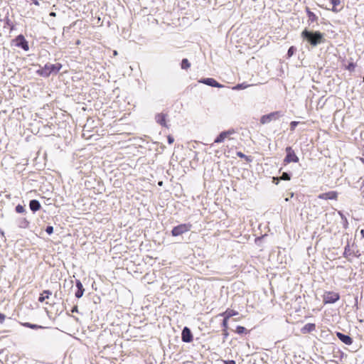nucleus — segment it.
Listing matches in <instances>:
<instances>
[{
    "label": "nucleus",
    "instance_id": "30",
    "mask_svg": "<svg viewBox=\"0 0 364 364\" xmlns=\"http://www.w3.org/2000/svg\"><path fill=\"white\" fill-rule=\"evenodd\" d=\"M350 255V247L349 245H348L346 247H345V251H344V256L346 257L347 255Z\"/></svg>",
    "mask_w": 364,
    "mask_h": 364
},
{
    "label": "nucleus",
    "instance_id": "28",
    "mask_svg": "<svg viewBox=\"0 0 364 364\" xmlns=\"http://www.w3.org/2000/svg\"><path fill=\"white\" fill-rule=\"evenodd\" d=\"M299 124V122L293 121L290 123V129L291 131H294Z\"/></svg>",
    "mask_w": 364,
    "mask_h": 364
},
{
    "label": "nucleus",
    "instance_id": "14",
    "mask_svg": "<svg viewBox=\"0 0 364 364\" xmlns=\"http://www.w3.org/2000/svg\"><path fill=\"white\" fill-rule=\"evenodd\" d=\"M237 315H238V311L230 309H228L225 312L220 314V316L225 317L226 319H229L232 316Z\"/></svg>",
    "mask_w": 364,
    "mask_h": 364
},
{
    "label": "nucleus",
    "instance_id": "19",
    "mask_svg": "<svg viewBox=\"0 0 364 364\" xmlns=\"http://www.w3.org/2000/svg\"><path fill=\"white\" fill-rule=\"evenodd\" d=\"M23 326H25V327H27V328H32V329H41V328H45V327H43L42 326H39V325H37V324H33V323H23Z\"/></svg>",
    "mask_w": 364,
    "mask_h": 364
},
{
    "label": "nucleus",
    "instance_id": "3",
    "mask_svg": "<svg viewBox=\"0 0 364 364\" xmlns=\"http://www.w3.org/2000/svg\"><path fill=\"white\" fill-rule=\"evenodd\" d=\"M283 114L281 112H273L268 114L263 115L260 119V122L262 124H267L273 120H277Z\"/></svg>",
    "mask_w": 364,
    "mask_h": 364
},
{
    "label": "nucleus",
    "instance_id": "12",
    "mask_svg": "<svg viewBox=\"0 0 364 364\" xmlns=\"http://www.w3.org/2000/svg\"><path fill=\"white\" fill-rule=\"evenodd\" d=\"M337 337L345 344L351 345L353 343V339L348 335H345L342 333L338 332L336 333Z\"/></svg>",
    "mask_w": 364,
    "mask_h": 364
},
{
    "label": "nucleus",
    "instance_id": "13",
    "mask_svg": "<svg viewBox=\"0 0 364 364\" xmlns=\"http://www.w3.org/2000/svg\"><path fill=\"white\" fill-rule=\"evenodd\" d=\"M166 117H167V115L166 114L160 113V114H158L156 115L155 119H156V122L159 123V124H161V126L167 127L166 122Z\"/></svg>",
    "mask_w": 364,
    "mask_h": 364
},
{
    "label": "nucleus",
    "instance_id": "10",
    "mask_svg": "<svg viewBox=\"0 0 364 364\" xmlns=\"http://www.w3.org/2000/svg\"><path fill=\"white\" fill-rule=\"evenodd\" d=\"M338 197V193L336 191H329L327 193H321L318 198L323 200H336Z\"/></svg>",
    "mask_w": 364,
    "mask_h": 364
},
{
    "label": "nucleus",
    "instance_id": "40",
    "mask_svg": "<svg viewBox=\"0 0 364 364\" xmlns=\"http://www.w3.org/2000/svg\"><path fill=\"white\" fill-rule=\"evenodd\" d=\"M77 306H74L72 309V312H77Z\"/></svg>",
    "mask_w": 364,
    "mask_h": 364
},
{
    "label": "nucleus",
    "instance_id": "22",
    "mask_svg": "<svg viewBox=\"0 0 364 364\" xmlns=\"http://www.w3.org/2000/svg\"><path fill=\"white\" fill-rule=\"evenodd\" d=\"M190 66H191V64L187 59L185 58V59L182 60L181 68L183 69H188V68H190Z\"/></svg>",
    "mask_w": 364,
    "mask_h": 364
},
{
    "label": "nucleus",
    "instance_id": "35",
    "mask_svg": "<svg viewBox=\"0 0 364 364\" xmlns=\"http://www.w3.org/2000/svg\"><path fill=\"white\" fill-rule=\"evenodd\" d=\"M237 155L240 158H247V156L242 152L239 151L237 153Z\"/></svg>",
    "mask_w": 364,
    "mask_h": 364
},
{
    "label": "nucleus",
    "instance_id": "38",
    "mask_svg": "<svg viewBox=\"0 0 364 364\" xmlns=\"http://www.w3.org/2000/svg\"><path fill=\"white\" fill-rule=\"evenodd\" d=\"M5 319V316L0 313V323H2Z\"/></svg>",
    "mask_w": 364,
    "mask_h": 364
},
{
    "label": "nucleus",
    "instance_id": "26",
    "mask_svg": "<svg viewBox=\"0 0 364 364\" xmlns=\"http://www.w3.org/2000/svg\"><path fill=\"white\" fill-rule=\"evenodd\" d=\"M290 178H291L290 175L287 172H284L282 173V176L280 177V179L285 180V181H289Z\"/></svg>",
    "mask_w": 364,
    "mask_h": 364
},
{
    "label": "nucleus",
    "instance_id": "1",
    "mask_svg": "<svg viewBox=\"0 0 364 364\" xmlns=\"http://www.w3.org/2000/svg\"><path fill=\"white\" fill-rule=\"evenodd\" d=\"M301 36L314 46L319 44L323 39V34L318 31L313 33L307 30H304L302 32Z\"/></svg>",
    "mask_w": 364,
    "mask_h": 364
},
{
    "label": "nucleus",
    "instance_id": "42",
    "mask_svg": "<svg viewBox=\"0 0 364 364\" xmlns=\"http://www.w3.org/2000/svg\"><path fill=\"white\" fill-rule=\"evenodd\" d=\"M50 16H55V12H51V13L50 14Z\"/></svg>",
    "mask_w": 364,
    "mask_h": 364
},
{
    "label": "nucleus",
    "instance_id": "11",
    "mask_svg": "<svg viewBox=\"0 0 364 364\" xmlns=\"http://www.w3.org/2000/svg\"><path fill=\"white\" fill-rule=\"evenodd\" d=\"M199 82L205 84L209 86L215 87H222L223 85L218 83L213 78H204L199 81Z\"/></svg>",
    "mask_w": 364,
    "mask_h": 364
},
{
    "label": "nucleus",
    "instance_id": "5",
    "mask_svg": "<svg viewBox=\"0 0 364 364\" xmlns=\"http://www.w3.org/2000/svg\"><path fill=\"white\" fill-rule=\"evenodd\" d=\"M191 224H181L178 226H176L173 228L171 233L173 236H178L181 235L188 231H189L191 228Z\"/></svg>",
    "mask_w": 364,
    "mask_h": 364
},
{
    "label": "nucleus",
    "instance_id": "37",
    "mask_svg": "<svg viewBox=\"0 0 364 364\" xmlns=\"http://www.w3.org/2000/svg\"><path fill=\"white\" fill-rule=\"evenodd\" d=\"M23 225H21V227H23V228H26L27 225H28V222L24 219L22 222Z\"/></svg>",
    "mask_w": 364,
    "mask_h": 364
},
{
    "label": "nucleus",
    "instance_id": "27",
    "mask_svg": "<svg viewBox=\"0 0 364 364\" xmlns=\"http://www.w3.org/2000/svg\"><path fill=\"white\" fill-rule=\"evenodd\" d=\"M295 52V48H294V46H291L289 50H288V52H287V55L289 57H291L294 55Z\"/></svg>",
    "mask_w": 364,
    "mask_h": 364
},
{
    "label": "nucleus",
    "instance_id": "2",
    "mask_svg": "<svg viewBox=\"0 0 364 364\" xmlns=\"http://www.w3.org/2000/svg\"><path fill=\"white\" fill-rule=\"evenodd\" d=\"M62 65L60 63L46 64L42 70V75L49 76L51 73H57L60 70Z\"/></svg>",
    "mask_w": 364,
    "mask_h": 364
},
{
    "label": "nucleus",
    "instance_id": "6",
    "mask_svg": "<svg viewBox=\"0 0 364 364\" xmlns=\"http://www.w3.org/2000/svg\"><path fill=\"white\" fill-rule=\"evenodd\" d=\"M287 156L284 159V162L287 164L294 162L296 163L299 161L298 156L295 154L294 150L291 146H288L286 148Z\"/></svg>",
    "mask_w": 364,
    "mask_h": 364
},
{
    "label": "nucleus",
    "instance_id": "33",
    "mask_svg": "<svg viewBox=\"0 0 364 364\" xmlns=\"http://www.w3.org/2000/svg\"><path fill=\"white\" fill-rule=\"evenodd\" d=\"M223 332L224 338H226L228 336V328H223Z\"/></svg>",
    "mask_w": 364,
    "mask_h": 364
},
{
    "label": "nucleus",
    "instance_id": "8",
    "mask_svg": "<svg viewBox=\"0 0 364 364\" xmlns=\"http://www.w3.org/2000/svg\"><path fill=\"white\" fill-rule=\"evenodd\" d=\"M181 338L183 342L190 343L193 341V335L188 327H185L181 333Z\"/></svg>",
    "mask_w": 364,
    "mask_h": 364
},
{
    "label": "nucleus",
    "instance_id": "34",
    "mask_svg": "<svg viewBox=\"0 0 364 364\" xmlns=\"http://www.w3.org/2000/svg\"><path fill=\"white\" fill-rule=\"evenodd\" d=\"M224 363L225 364H236L235 361L233 360H225Z\"/></svg>",
    "mask_w": 364,
    "mask_h": 364
},
{
    "label": "nucleus",
    "instance_id": "39",
    "mask_svg": "<svg viewBox=\"0 0 364 364\" xmlns=\"http://www.w3.org/2000/svg\"><path fill=\"white\" fill-rule=\"evenodd\" d=\"M279 181V178H274V177L273 178V181L275 183V184H278Z\"/></svg>",
    "mask_w": 364,
    "mask_h": 364
},
{
    "label": "nucleus",
    "instance_id": "15",
    "mask_svg": "<svg viewBox=\"0 0 364 364\" xmlns=\"http://www.w3.org/2000/svg\"><path fill=\"white\" fill-rule=\"evenodd\" d=\"M76 287L77 288V291L75 292V295L77 298L79 299L82 296L85 289L83 288L82 284L80 280L76 281Z\"/></svg>",
    "mask_w": 364,
    "mask_h": 364
},
{
    "label": "nucleus",
    "instance_id": "17",
    "mask_svg": "<svg viewBox=\"0 0 364 364\" xmlns=\"http://www.w3.org/2000/svg\"><path fill=\"white\" fill-rule=\"evenodd\" d=\"M30 208L32 211L36 212L41 208V204L37 200H31L29 203Z\"/></svg>",
    "mask_w": 364,
    "mask_h": 364
},
{
    "label": "nucleus",
    "instance_id": "44",
    "mask_svg": "<svg viewBox=\"0 0 364 364\" xmlns=\"http://www.w3.org/2000/svg\"><path fill=\"white\" fill-rule=\"evenodd\" d=\"M34 4H35L36 5H38V2L37 1H36V0L34 1Z\"/></svg>",
    "mask_w": 364,
    "mask_h": 364
},
{
    "label": "nucleus",
    "instance_id": "29",
    "mask_svg": "<svg viewBox=\"0 0 364 364\" xmlns=\"http://www.w3.org/2000/svg\"><path fill=\"white\" fill-rule=\"evenodd\" d=\"M46 232L50 235L53 232V226H47L46 229Z\"/></svg>",
    "mask_w": 364,
    "mask_h": 364
},
{
    "label": "nucleus",
    "instance_id": "21",
    "mask_svg": "<svg viewBox=\"0 0 364 364\" xmlns=\"http://www.w3.org/2000/svg\"><path fill=\"white\" fill-rule=\"evenodd\" d=\"M331 4H333V8L331 9V11L333 12H337L338 9H336L337 6H338L341 4L340 0H330Z\"/></svg>",
    "mask_w": 364,
    "mask_h": 364
},
{
    "label": "nucleus",
    "instance_id": "43",
    "mask_svg": "<svg viewBox=\"0 0 364 364\" xmlns=\"http://www.w3.org/2000/svg\"><path fill=\"white\" fill-rule=\"evenodd\" d=\"M113 55H117V50H114V52H113Z\"/></svg>",
    "mask_w": 364,
    "mask_h": 364
},
{
    "label": "nucleus",
    "instance_id": "23",
    "mask_svg": "<svg viewBox=\"0 0 364 364\" xmlns=\"http://www.w3.org/2000/svg\"><path fill=\"white\" fill-rule=\"evenodd\" d=\"M250 85L246 83L237 84L233 87L234 90H242L248 87Z\"/></svg>",
    "mask_w": 364,
    "mask_h": 364
},
{
    "label": "nucleus",
    "instance_id": "7",
    "mask_svg": "<svg viewBox=\"0 0 364 364\" xmlns=\"http://www.w3.org/2000/svg\"><path fill=\"white\" fill-rule=\"evenodd\" d=\"M235 132L234 129H229L228 131L223 132L218 135V136H217L214 142L217 144L221 143L224 141L225 139L228 138L230 135L235 134Z\"/></svg>",
    "mask_w": 364,
    "mask_h": 364
},
{
    "label": "nucleus",
    "instance_id": "18",
    "mask_svg": "<svg viewBox=\"0 0 364 364\" xmlns=\"http://www.w3.org/2000/svg\"><path fill=\"white\" fill-rule=\"evenodd\" d=\"M52 293L49 290H45L41 294V296L38 298V301L40 302H43L46 299H48L50 295H51Z\"/></svg>",
    "mask_w": 364,
    "mask_h": 364
},
{
    "label": "nucleus",
    "instance_id": "16",
    "mask_svg": "<svg viewBox=\"0 0 364 364\" xmlns=\"http://www.w3.org/2000/svg\"><path fill=\"white\" fill-rule=\"evenodd\" d=\"M315 329H316V326L314 323H307L304 327L301 328V332L303 334H306V333L314 331Z\"/></svg>",
    "mask_w": 364,
    "mask_h": 364
},
{
    "label": "nucleus",
    "instance_id": "31",
    "mask_svg": "<svg viewBox=\"0 0 364 364\" xmlns=\"http://www.w3.org/2000/svg\"><path fill=\"white\" fill-rule=\"evenodd\" d=\"M228 319H226L225 317H224L223 321L222 323L223 328H228Z\"/></svg>",
    "mask_w": 364,
    "mask_h": 364
},
{
    "label": "nucleus",
    "instance_id": "25",
    "mask_svg": "<svg viewBox=\"0 0 364 364\" xmlns=\"http://www.w3.org/2000/svg\"><path fill=\"white\" fill-rule=\"evenodd\" d=\"M16 211L18 213H23L26 211L24 207L21 205H18L16 206Z\"/></svg>",
    "mask_w": 364,
    "mask_h": 364
},
{
    "label": "nucleus",
    "instance_id": "45",
    "mask_svg": "<svg viewBox=\"0 0 364 364\" xmlns=\"http://www.w3.org/2000/svg\"><path fill=\"white\" fill-rule=\"evenodd\" d=\"M363 81H364V77H363Z\"/></svg>",
    "mask_w": 364,
    "mask_h": 364
},
{
    "label": "nucleus",
    "instance_id": "32",
    "mask_svg": "<svg viewBox=\"0 0 364 364\" xmlns=\"http://www.w3.org/2000/svg\"><path fill=\"white\" fill-rule=\"evenodd\" d=\"M308 15H309V17L311 19H313L316 17V15L310 11H308Z\"/></svg>",
    "mask_w": 364,
    "mask_h": 364
},
{
    "label": "nucleus",
    "instance_id": "24",
    "mask_svg": "<svg viewBox=\"0 0 364 364\" xmlns=\"http://www.w3.org/2000/svg\"><path fill=\"white\" fill-rule=\"evenodd\" d=\"M247 330L245 327L241 326H237L235 330V332L238 334H242L246 333Z\"/></svg>",
    "mask_w": 364,
    "mask_h": 364
},
{
    "label": "nucleus",
    "instance_id": "20",
    "mask_svg": "<svg viewBox=\"0 0 364 364\" xmlns=\"http://www.w3.org/2000/svg\"><path fill=\"white\" fill-rule=\"evenodd\" d=\"M338 215L341 216L342 220H343V226L344 228H348V220L346 218V217L343 214V213L341 211H338Z\"/></svg>",
    "mask_w": 364,
    "mask_h": 364
},
{
    "label": "nucleus",
    "instance_id": "41",
    "mask_svg": "<svg viewBox=\"0 0 364 364\" xmlns=\"http://www.w3.org/2000/svg\"><path fill=\"white\" fill-rule=\"evenodd\" d=\"M360 234H361L363 238H364V230H361Z\"/></svg>",
    "mask_w": 364,
    "mask_h": 364
},
{
    "label": "nucleus",
    "instance_id": "4",
    "mask_svg": "<svg viewBox=\"0 0 364 364\" xmlns=\"http://www.w3.org/2000/svg\"><path fill=\"white\" fill-rule=\"evenodd\" d=\"M340 299V295L337 292L326 291L324 293L323 299L325 304H333Z\"/></svg>",
    "mask_w": 364,
    "mask_h": 364
},
{
    "label": "nucleus",
    "instance_id": "9",
    "mask_svg": "<svg viewBox=\"0 0 364 364\" xmlns=\"http://www.w3.org/2000/svg\"><path fill=\"white\" fill-rule=\"evenodd\" d=\"M16 45L18 47L22 48L24 50H28L29 47L28 42L26 41L25 38L22 35H19L16 38Z\"/></svg>",
    "mask_w": 364,
    "mask_h": 364
},
{
    "label": "nucleus",
    "instance_id": "36",
    "mask_svg": "<svg viewBox=\"0 0 364 364\" xmlns=\"http://www.w3.org/2000/svg\"><path fill=\"white\" fill-rule=\"evenodd\" d=\"M174 139L171 136H168V144H172L173 142Z\"/></svg>",
    "mask_w": 364,
    "mask_h": 364
}]
</instances>
